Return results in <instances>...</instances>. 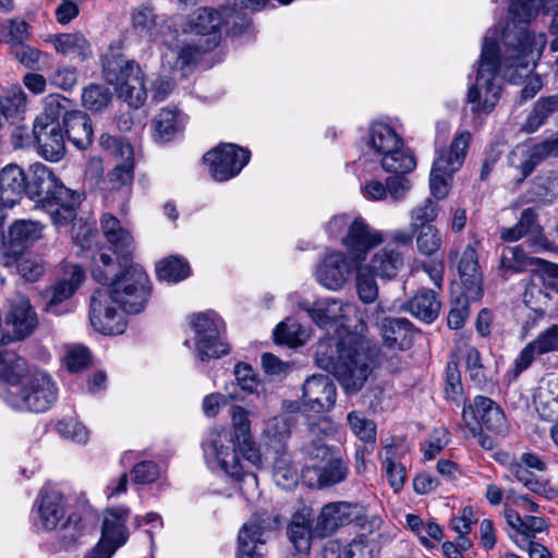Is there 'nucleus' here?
Wrapping results in <instances>:
<instances>
[{
	"label": "nucleus",
	"mask_w": 558,
	"mask_h": 558,
	"mask_svg": "<svg viewBox=\"0 0 558 558\" xmlns=\"http://www.w3.org/2000/svg\"><path fill=\"white\" fill-rule=\"evenodd\" d=\"M356 264L344 253L335 251L326 254L316 268L317 281L329 290H338L350 279Z\"/></svg>",
	"instance_id": "22"
},
{
	"label": "nucleus",
	"mask_w": 558,
	"mask_h": 558,
	"mask_svg": "<svg viewBox=\"0 0 558 558\" xmlns=\"http://www.w3.org/2000/svg\"><path fill=\"white\" fill-rule=\"evenodd\" d=\"M263 530L257 521L245 523L238 536V558H262L258 545H263Z\"/></svg>",
	"instance_id": "41"
},
{
	"label": "nucleus",
	"mask_w": 558,
	"mask_h": 558,
	"mask_svg": "<svg viewBox=\"0 0 558 558\" xmlns=\"http://www.w3.org/2000/svg\"><path fill=\"white\" fill-rule=\"evenodd\" d=\"M470 140V132L463 131L454 136L449 148L437 150L429 174L430 195L436 202L449 194L452 177L464 162Z\"/></svg>",
	"instance_id": "8"
},
{
	"label": "nucleus",
	"mask_w": 558,
	"mask_h": 558,
	"mask_svg": "<svg viewBox=\"0 0 558 558\" xmlns=\"http://www.w3.org/2000/svg\"><path fill=\"white\" fill-rule=\"evenodd\" d=\"M303 403L302 407L306 412H314L317 414H322L324 412L330 411L337 400V391L336 386H323L320 396L310 397L306 386H303Z\"/></svg>",
	"instance_id": "46"
},
{
	"label": "nucleus",
	"mask_w": 558,
	"mask_h": 558,
	"mask_svg": "<svg viewBox=\"0 0 558 558\" xmlns=\"http://www.w3.org/2000/svg\"><path fill=\"white\" fill-rule=\"evenodd\" d=\"M287 534L295 549L301 554H307L311 549L313 538H318L315 533V525L302 514L295 513L287 527Z\"/></svg>",
	"instance_id": "38"
},
{
	"label": "nucleus",
	"mask_w": 558,
	"mask_h": 558,
	"mask_svg": "<svg viewBox=\"0 0 558 558\" xmlns=\"http://www.w3.org/2000/svg\"><path fill=\"white\" fill-rule=\"evenodd\" d=\"M348 423L352 433L364 444L374 445L376 441V424L362 412L352 411L348 414Z\"/></svg>",
	"instance_id": "50"
},
{
	"label": "nucleus",
	"mask_w": 558,
	"mask_h": 558,
	"mask_svg": "<svg viewBox=\"0 0 558 558\" xmlns=\"http://www.w3.org/2000/svg\"><path fill=\"white\" fill-rule=\"evenodd\" d=\"M234 428H213L202 441V447L206 456L214 457L231 477L240 481L244 476L250 475L255 480L253 474H247L239 461L235 448Z\"/></svg>",
	"instance_id": "10"
},
{
	"label": "nucleus",
	"mask_w": 558,
	"mask_h": 558,
	"mask_svg": "<svg viewBox=\"0 0 558 558\" xmlns=\"http://www.w3.org/2000/svg\"><path fill=\"white\" fill-rule=\"evenodd\" d=\"M7 324L12 327L13 335L3 336L1 342L4 344L13 340H24L35 331L38 318L27 298L19 294L11 301Z\"/></svg>",
	"instance_id": "24"
},
{
	"label": "nucleus",
	"mask_w": 558,
	"mask_h": 558,
	"mask_svg": "<svg viewBox=\"0 0 558 558\" xmlns=\"http://www.w3.org/2000/svg\"><path fill=\"white\" fill-rule=\"evenodd\" d=\"M348 474V462L340 457H333L319 470L318 484L323 487L332 486L343 482Z\"/></svg>",
	"instance_id": "51"
},
{
	"label": "nucleus",
	"mask_w": 558,
	"mask_h": 558,
	"mask_svg": "<svg viewBox=\"0 0 558 558\" xmlns=\"http://www.w3.org/2000/svg\"><path fill=\"white\" fill-rule=\"evenodd\" d=\"M63 126L68 140L78 149H87L94 138V129L89 117L81 110L66 111Z\"/></svg>",
	"instance_id": "32"
},
{
	"label": "nucleus",
	"mask_w": 558,
	"mask_h": 558,
	"mask_svg": "<svg viewBox=\"0 0 558 558\" xmlns=\"http://www.w3.org/2000/svg\"><path fill=\"white\" fill-rule=\"evenodd\" d=\"M156 274L159 280L179 282L190 276L191 267L184 258L170 256L157 264Z\"/></svg>",
	"instance_id": "44"
},
{
	"label": "nucleus",
	"mask_w": 558,
	"mask_h": 558,
	"mask_svg": "<svg viewBox=\"0 0 558 558\" xmlns=\"http://www.w3.org/2000/svg\"><path fill=\"white\" fill-rule=\"evenodd\" d=\"M411 231L415 234L416 248L421 255L432 257L441 250L444 241L436 226H425Z\"/></svg>",
	"instance_id": "45"
},
{
	"label": "nucleus",
	"mask_w": 558,
	"mask_h": 558,
	"mask_svg": "<svg viewBox=\"0 0 558 558\" xmlns=\"http://www.w3.org/2000/svg\"><path fill=\"white\" fill-rule=\"evenodd\" d=\"M344 554L347 558H377L378 551L374 543L361 535L344 547Z\"/></svg>",
	"instance_id": "63"
},
{
	"label": "nucleus",
	"mask_w": 558,
	"mask_h": 558,
	"mask_svg": "<svg viewBox=\"0 0 558 558\" xmlns=\"http://www.w3.org/2000/svg\"><path fill=\"white\" fill-rule=\"evenodd\" d=\"M28 36V24L24 20H9L0 25V41L13 47L23 44Z\"/></svg>",
	"instance_id": "52"
},
{
	"label": "nucleus",
	"mask_w": 558,
	"mask_h": 558,
	"mask_svg": "<svg viewBox=\"0 0 558 558\" xmlns=\"http://www.w3.org/2000/svg\"><path fill=\"white\" fill-rule=\"evenodd\" d=\"M227 10L199 8L182 24V32L196 36L199 40H215V47L221 39L220 28L226 23Z\"/></svg>",
	"instance_id": "21"
},
{
	"label": "nucleus",
	"mask_w": 558,
	"mask_h": 558,
	"mask_svg": "<svg viewBox=\"0 0 558 558\" xmlns=\"http://www.w3.org/2000/svg\"><path fill=\"white\" fill-rule=\"evenodd\" d=\"M156 14L149 7H138L132 13V25L142 36H153L156 26Z\"/></svg>",
	"instance_id": "61"
},
{
	"label": "nucleus",
	"mask_w": 558,
	"mask_h": 558,
	"mask_svg": "<svg viewBox=\"0 0 558 558\" xmlns=\"http://www.w3.org/2000/svg\"><path fill=\"white\" fill-rule=\"evenodd\" d=\"M39 518L44 529L54 530L65 514V499L59 492H46L41 495L39 507Z\"/></svg>",
	"instance_id": "36"
},
{
	"label": "nucleus",
	"mask_w": 558,
	"mask_h": 558,
	"mask_svg": "<svg viewBox=\"0 0 558 558\" xmlns=\"http://www.w3.org/2000/svg\"><path fill=\"white\" fill-rule=\"evenodd\" d=\"M100 227L105 238L119 258L130 257L134 250V241L131 232L122 227L120 220L111 214H104L100 218Z\"/></svg>",
	"instance_id": "31"
},
{
	"label": "nucleus",
	"mask_w": 558,
	"mask_h": 558,
	"mask_svg": "<svg viewBox=\"0 0 558 558\" xmlns=\"http://www.w3.org/2000/svg\"><path fill=\"white\" fill-rule=\"evenodd\" d=\"M106 291L97 290L90 300L89 320L93 328L104 335L123 333L126 327L124 312H119Z\"/></svg>",
	"instance_id": "19"
},
{
	"label": "nucleus",
	"mask_w": 558,
	"mask_h": 558,
	"mask_svg": "<svg viewBox=\"0 0 558 558\" xmlns=\"http://www.w3.org/2000/svg\"><path fill=\"white\" fill-rule=\"evenodd\" d=\"M130 509L124 506L108 508L102 513L100 539L116 548L123 546L129 538L126 521Z\"/></svg>",
	"instance_id": "27"
},
{
	"label": "nucleus",
	"mask_w": 558,
	"mask_h": 558,
	"mask_svg": "<svg viewBox=\"0 0 558 558\" xmlns=\"http://www.w3.org/2000/svg\"><path fill=\"white\" fill-rule=\"evenodd\" d=\"M402 307L414 317L432 323L438 317L441 303L435 291L421 289Z\"/></svg>",
	"instance_id": "35"
},
{
	"label": "nucleus",
	"mask_w": 558,
	"mask_h": 558,
	"mask_svg": "<svg viewBox=\"0 0 558 558\" xmlns=\"http://www.w3.org/2000/svg\"><path fill=\"white\" fill-rule=\"evenodd\" d=\"M106 81L114 86L119 97L129 106L138 108L147 98L144 74L134 61H128L121 54H106L102 62Z\"/></svg>",
	"instance_id": "6"
},
{
	"label": "nucleus",
	"mask_w": 558,
	"mask_h": 558,
	"mask_svg": "<svg viewBox=\"0 0 558 558\" xmlns=\"http://www.w3.org/2000/svg\"><path fill=\"white\" fill-rule=\"evenodd\" d=\"M26 191L45 205L50 204L57 196L69 195L70 189L59 181L49 167L35 163L29 168Z\"/></svg>",
	"instance_id": "23"
},
{
	"label": "nucleus",
	"mask_w": 558,
	"mask_h": 558,
	"mask_svg": "<svg viewBox=\"0 0 558 558\" xmlns=\"http://www.w3.org/2000/svg\"><path fill=\"white\" fill-rule=\"evenodd\" d=\"M539 266V274L548 284L558 290V265L541 258L529 257L520 246H507L500 254L499 267L504 275L522 272L532 266Z\"/></svg>",
	"instance_id": "17"
},
{
	"label": "nucleus",
	"mask_w": 558,
	"mask_h": 558,
	"mask_svg": "<svg viewBox=\"0 0 558 558\" xmlns=\"http://www.w3.org/2000/svg\"><path fill=\"white\" fill-rule=\"evenodd\" d=\"M51 41L57 52L73 56L81 61L90 58L93 54L89 41L80 32L54 35Z\"/></svg>",
	"instance_id": "37"
},
{
	"label": "nucleus",
	"mask_w": 558,
	"mask_h": 558,
	"mask_svg": "<svg viewBox=\"0 0 558 558\" xmlns=\"http://www.w3.org/2000/svg\"><path fill=\"white\" fill-rule=\"evenodd\" d=\"M375 277L356 264V291L363 303H373L378 298V286Z\"/></svg>",
	"instance_id": "53"
},
{
	"label": "nucleus",
	"mask_w": 558,
	"mask_h": 558,
	"mask_svg": "<svg viewBox=\"0 0 558 558\" xmlns=\"http://www.w3.org/2000/svg\"><path fill=\"white\" fill-rule=\"evenodd\" d=\"M62 114V108L58 96H49L45 101V110L36 117L32 138L26 134L27 142L15 144L17 147H24L32 141L37 153L46 160L57 162L65 155L64 134L59 122Z\"/></svg>",
	"instance_id": "5"
},
{
	"label": "nucleus",
	"mask_w": 558,
	"mask_h": 558,
	"mask_svg": "<svg viewBox=\"0 0 558 558\" xmlns=\"http://www.w3.org/2000/svg\"><path fill=\"white\" fill-rule=\"evenodd\" d=\"M300 306L323 329L333 324L345 327L351 322V316H356L357 314L356 304L333 298L318 300L311 306L306 303H301Z\"/></svg>",
	"instance_id": "14"
},
{
	"label": "nucleus",
	"mask_w": 558,
	"mask_h": 558,
	"mask_svg": "<svg viewBox=\"0 0 558 558\" xmlns=\"http://www.w3.org/2000/svg\"><path fill=\"white\" fill-rule=\"evenodd\" d=\"M92 276L107 287L104 291L122 312L137 314L144 310L149 295L148 276L130 257L114 260L105 252L97 253L93 255Z\"/></svg>",
	"instance_id": "3"
},
{
	"label": "nucleus",
	"mask_w": 558,
	"mask_h": 558,
	"mask_svg": "<svg viewBox=\"0 0 558 558\" xmlns=\"http://www.w3.org/2000/svg\"><path fill=\"white\" fill-rule=\"evenodd\" d=\"M0 398L19 411L45 412L57 400L56 386H0Z\"/></svg>",
	"instance_id": "11"
},
{
	"label": "nucleus",
	"mask_w": 558,
	"mask_h": 558,
	"mask_svg": "<svg viewBox=\"0 0 558 558\" xmlns=\"http://www.w3.org/2000/svg\"><path fill=\"white\" fill-rule=\"evenodd\" d=\"M500 36L497 27L486 32L475 81L468 88L466 102L476 116L490 113L501 97L504 80L499 75L502 70V47L498 45Z\"/></svg>",
	"instance_id": "4"
},
{
	"label": "nucleus",
	"mask_w": 558,
	"mask_h": 558,
	"mask_svg": "<svg viewBox=\"0 0 558 558\" xmlns=\"http://www.w3.org/2000/svg\"><path fill=\"white\" fill-rule=\"evenodd\" d=\"M232 424L234 426L235 448L238 458L242 457L253 465L262 461L258 447L251 436V422L247 412L241 407L232 409Z\"/></svg>",
	"instance_id": "25"
},
{
	"label": "nucleus",
	"mask_w": 558,
	"mask_h": 558,
	"mask_svg": "<svg viewBox=\"0 0 558 558\" xmlns=\"http://www.w3.org/2000/svg\"><path fill=\"white\" fill-rule=\"evenodd\" d=\"M462 420L464 424L469 427L470 433L477 437L478 445L486 450H492L496 446L495 438L484 434L483 428L478 424V421L475 418L474 410L471 408H463L462 411Z\"/></svg>",
	"instance_id": "62"
},
{
	"label": "nucleus",
	"mask_w": 558,
	"mask_h": 558,
	"mask_svg": "<svg viewBox=\"0 0 558 558\" xmlns=\"http://www.w3.org/2000/svg\"><path fill=\"white\" fill-rule=\"evenodd\" d=\"M27 187V175L14 163L3 167L0 171V205L12 208L22 198Z\"/></svg>",
	"instance_id": "28"
},
{
	"label": "nucleus",
	"mask_w": 558,
	"mask_h": 558,
	"mask_svg": "<svg viewBox=\"0 0 558 558\" xmlns=\"http://www.w3.org/2000/svg\"><path fill=\"white\" fill-rule=\"evenodd\" d=\"M274 338L278 343L299 347L305 342L307 335L296 320L288 318L276 327Z\"/></svg>",
	"instance_id": "48"
},
{
	"label": "nucleus",
	"mask_w": 558,
	"mask_h": 558,
	"mask_svg": "<svg viewBox=\"0 0 558 558\" xmlns=\"http://www.w3.org/2000/svg\"><path fill=\"white\" fill-rule=\"evenodd\" d=\"M380 348L362 333L345 331L343 336H328L317 345V364L342 384H364L376 379Z\"/></svg>",
	"instance_id": "2"
},
{
	"label": "nucleus",
	"mask_w": 558,
	"mask_h": 558,
	"mask_svg": "<svg viewBox=\"0 0 558 558\" xmlns=\"http://www.w3.org/2000/svg\"><path fill=\"white\" fill-rule=\"evenodd\" d=\"M369 147L380 156L381 168L387 172L404 174L413 171L416 160L404 147L402 138L388 124L376 122L369 129Z\"/></svg>",
	"instance_id": "7"
},
{
	"label": "nucleus",
	"mask_w": 558,
	"mask_h": 558,
	"mask_svg": "<svg viewBox=\"0 0 558 558\" xmlns=\"http://www.w3.org/2000/svg\"><path fill=\"white\" fill-rule=\"evenodd\" d=\"M298 470L288 456H281L274 462V480L278 486L289 489L298 483Z\"/></svg>",
	"instance_id": "54"
},
{
	"label": "nucleus",
	"mask_w": 558,
	"mask_h": 558,
	"mask_svg": "<svg viewBox=\"0 0 558 558\" xmlns=\"http://www.w3.org/2000/svg\"><path fill=\"white\" fill-rule=\"evenodd\" d=\"M111 100L109 88L102 85H89L83 90V106L90 111L99 112L105 109Z\"/></svg>",
	"instance_id": "55"
},
{
	"label": "nucleus",
	"mask_w": 558,
	"mask_h": 558,
	"mask_svg": "<svg viewBox=\"0 0 558 558\" xmlns=\"http://www.w3.org/2000/svg\"><path fill=\"white\" fill-rule=\"evenodd\" d=\"M464 408H471L474 410L475 418L478 421L481 427H485L487 430L501 435L507 432L506 416L495 401L487 397L477 396L474 399V404Z\"/></svg>",
	"instance_id": "33"
},
{
	"label": "nucleus",
	"mask_w": 558,
	"mask_h": 558,
	"mask_svg": "<svg viewBox=\"0 0 558 558\" xmlns=\"http://www.w3.org/2000/svg\"><path fill=\"white\" fill-rule=\"evenodd\" d=\"M43 225L34 220H17L9 229L3 244L2 257L5 267L12 266L43 235Z\"/></svg>",
	"instance_id": "18"
},
{
	"label": "nucleus",
	"mask_w": 558,
	"mask_h": 558,
	"mask_svg": "<svg viewBox=\"0 0 558 558\" xmlns=\"http://www.w3.org/2000/svg\"><path fill=\"white\" fill-rule=\"evenodd\" d=\"M81 203V195L72 190L69 195L57 196L50 204L45 206L56 207L51 209L50 216L54 225L65 226L75 218V209Z\"/></svg>",
	"instance_id": "42"
},
{
	"label": "nucleus",
	"mask_w": 558,
	"mask_h": 558,
	"mask_svg": "<svg viewBox=\"0 0 558 558\" xmlns=\"http://www.w3.org/2000/svg\"><path fill=\"white\" fill-rule=\"evenodd\" d=\"M439 211L438 202L432 197H426L410 210V229L434 226L433 222L437 219Z\"/></svg>",
	"instance_id": "47"
},
{
	"label": "nucleus",
	"mask_w": 558,
	"mask_h": 558,
	"mask_svg": "<svg viewBox=\"0 0 558 558\" xmlns=\"http://www.w3.org/2000/svg\"><path fill=\"white\" fill-rule=\"evenodd\" d=\"M384 241L383 232L372 228L361 217H356L350 222L349 229L342 238V244L355 264L364 262L367 253Z\"/></svg>",
	"instance_id": "15"
},
{
	"label": "nucleus",
	"mask_w": 558,
	"mask_h": 558,
	"mask_svg": "<svg viewBox=\"0 0 558 558\" xmlns=\"http://www.w3.org/2000/svg\"><path fill=\"white\" fill-rule=\"evenodd\" d=\"M0 381L7 384H49L51 378L44 369L29 368L26 361L15 352L1 351Z\"/></svg>",
	"instance_id": "20"
},
{
	"label": "nucleus",
	"mask_w": 558,
	"mask_h": 558,
	"mask_svg": "<svg viewBox=\"0 0 558 558\" xmlns=\"http://www.w3.org/2000/svg\"><path fill=\"white\" fill-rule=\"evenodd\" d=\"M558 351V325H551L520 352L514 362V377L526 369L534 356Z\"/></svg>",
	"instance_id": "29"
},
{
	"label": "nucleus",
	"mask_w": 558,
	"mask_h": 558,
	"mask_svg": "<svg viewBox=\"0 0 558 558\" xmlns=\"http://www.w3.org/2000/svg\"><path fill=\"white\" fill-rule=\"evenodd\" d=\"M558 110V95L539 98L530 112L523 130L527 133L537 131L550 114Z\"/></svg>",
	"instance_id": "43"
},
{
	"label": "nucleus",
	"mask_w": 558,
	"mask_h": 558,
	"mask_svg": "<svg viewBox=\"0 0 558 558\" xmlns=\"http://www.w3.org/2000/svg\"><path fill=\"white\" fill-rule=\"evenodd\" d=\"M359 265L374 276L389 280L402 267L403 258L397 250L384 247L375 252L366 264Z\"/></svg>",
	"instance_id": "34"
},
{
	"label": "nucleus",
	"mask_w": 558,
	"mask_h": 558,
	"mask_svg": "<svg viewBox=\"0 0 558 558\" xmlns=\"http://www.w3.org/2000/svg\"><path fill=\"white\" fill-rule=\"evenodd\" d=\"M57 433L64 439L85 444L88 439L86 427L74 418H63L56 424Z\"/></svg>",
	"instance_id": "60"
},
{
	"label": "nucleus",
	"mask_w": 558,
	"mask_h": 558,
	"mask_svg": "<svg viewBox=\"0 0 558 558\" xmlns=\"http://www.w3.org/2000/svg\"><path fill=\"white\" fill-rule=\"evenodd\" d=\"M215 48L214 39L182 41L174 50H172L177 58L174 66L184 72L186 68L197 63L204 53L211 51ZM182 75H184V73H182Z\"/></svg>",
	"instance_id": "39"
},
{
	"label": "nucleus",
	"mask_w": 558,
	"mask_h": 558,
	"mask_svg": "<svg viewBox=\"0 0 558 558\" xmlns=\"http://www.w3.org/2000/svg\"><path fill=\"white\" fill-rule=\"evenodd\" d=\"M458 272L461 279L475 286L481 282L482 274L477 253L473 245L468 244L458 262Z\"/></svg>",
	"instance_id": "49"
},
{
	"label": "nucleus",
	"mask_w": 558,
	"mask_h": 558,
	"mask_svg": "<svg viewBox=\"0 0 558 558\" xmlns=\"http://www.w3.org/2000/svg\"><path fill=\"white\" fill-rule=\"evenodd\" d=\"M184 119L177 109L165 108L153 120L154 137L159 142H168L183 128Z\"/></svg>",
	"instance_id": "40"
},
{
	"label": "nucleus",
	"mask_w": 558,
	"mask_h": 558,
	"mask_svg": "<svg viewBox=\"0 0 558 558\" xmlns=\"http://www.w3.org/2000/svg\"><path fill=\"white\" fill-rule=\"evenodd\" d=\"M84 531L82 517L78 513H71L60 526L59 538L65 547L73 546L81 539Z\"/></svg>",
	"instance_id": "56"
},
{
	"label": "nucleus",
	"mask_w": 558,
	"mask_h": 558,
	"mask_svg": "<svg viewBox=\"0 0 558 558\" xmlns=\"http://www.w3.org/2000/svg\"><path fill=\"white\" fill-rule=\"evenodd\" d=\"M68 369L72 373L81 372L90 362V353L83 345L70 347L64 355Z\"/></svg>",
	"instance_id": "64"
},
{
	"label": "nucleus",
	"mask_w": 558,
	"mask_h": 558,
	"mask_svg": "<svg viewBox=\"0 0 558 558\" xmlns=\"http://www.w3.org/2000/svg\"><path fill=\"white\" fill-rule=\"evenodd\" d=\"M363 508L347 501L329 502L322 508L315 523L318 538L333 534L339 527L363 519Z\"/></svg>",
	"instance_id": "16"
},
{
	"label": "nucleus",
	"mask_w": 558,
	"mask_h": 558,
	"mask_svg": "<svg viewBox=\"0 0 558 558\" xmlns=\"http://www.w3.org/2000/svg\"><path fill=\"white\" fill-rule=\"evenodd\" d=\"M293 425L294 421L291 416H275L266 423L264 435L269 440L281 442L290 436Z\"/></svg>",
	"instance_id": "57"
},
{
	"label": "nucleus",
	"mask_w": 558,
	"mask_h": 558,
	"mask_svg": "<svg viewBox=\"0 0 558 558\" xmlns=\"http://www.w3.org/2000/svg\"><path fill=\"white\" fill-rule=\"evenodd\" d=\"M216 181H228L238 175L250 160V151L234 144H222L203 157Z\"/></svg>",
	"instance_id": "12"
},
{
	"label": "nucleus",
	"mask_w": 558,
	"mask_h": 558,
	"mask_svg": "<svg viewBox=\"0 0 558 558\" xmlns=\"http://www.w3.org/2000/svg\"><path fill=\"white\" fill-rule=\"evenodd\" d=\"M450 435L446 427L435 428L428 439L421 444L425 460H432L448 446Z\"/></svg>",
	"instance_id": "58"
},
{
	"label": "nucleus",
	"mask_w": 558,
	"mask_h": 558,
	"mask_svg": "<svg viewBox=\"0 0 558 558\" xmlns=\"http://www.w3.org/2000/svg\"><path fill=\"white\" fill-rule=\"evenodd\" d=\"M558 8V0H511L509 15L511 22L501 32L504 76L511 84H523L521 101L536 96L543 87L542 77L534 73L537 61L546 47L544 33H534L527 24L541 11L549 12Z\"/></svg>",
	"instance_id": "1"
},
{
	"label": "nucleus",
	"mask_w": 558,
	"mask_h": 558,
	"mask_svg": "<svg viewBox=\"0 0 558 558\" xmlns=\"http://www.w3.org/2000/svg\"><path fill=\"white\" fill-rule=\"evenodd\" d=\"M380 332L388 348L403 351L412 345L415 328L404 317H385L380 324Z\"/></svg>",
	"instance_id": "30"
},
{
	"label": "nucleus",
	"mask_w": 558,
	"mask_h": 558,
	"mask_svg": "<svg viewBox=\"0 0 558 558\" xmlns=\"http://www.w3.org/2000/svg\"><path fill=\"white\" fill-rule=\"evenodd\" d=\"M550 156H558V135L532 146L518 145L509 154L508 162L518 171L517 182L521 183L542 160Z\"/></svg>",
	"instance_id": "13"
},
{
	"label": "nucleus",
	"mask_w": 558,
	"mask_h": 558,
	"mask_svg": "<svg viewBox=\"0 0 558 558\" xmlns=\"http://www.w3.org/2000/svg\"><path fill=\"white\" fill-rule=\"evenodd\" d=\"M195 330L196 354L201 361L219 359L229 353V344L221 340L225 323L217 313L209 311L192 317Z\"/></svg>",
	"instance_id": "9"
},
{
	"label": "nucleus",
	"mask_w": 558,
	"mask_h": 558,
	"mask_svg": "<svg viewBox=\"0 0 558 558\" xmlns=\"http://www.w3.org/2000/svg\"><path fill=\"white\" fill-rule=\"evenodd\" d=\"M85 272L80 265L68 264L63 268V277L53 287L51 296L46 303V311L60 315L65 310L59 308L60 304L68 300L83 283Z\"/></svg>",
	"instance_id": "26"
},
{
	"label": "nucleus",
	"mask_w": 558,
	"mask_h": 558,
	"mask_svg": "<svg viewBox=\"0 0 558 558\" xmlns=\"http://www.w3.org/2000/svg\"><path fill=\"white\" fill-rule=\"evenodd\" d=\"M26 109V95L11 90L0 100V111L7 119H16Z\"/></svg>",
	"instance_id": "59"
}]
</instances>
